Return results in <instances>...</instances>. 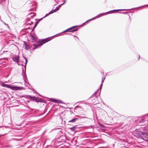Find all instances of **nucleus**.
I'll return each mask as SVG.
<instances>
[{
    "instance_id": "39448f33",
    "label": "nucleus",
    "mask_w": 148,
    "mask_h": 148,
    "mask_svg": "<svg viewBox=\"0 0 148 148\" xmlns=\"http://www.w3.org/2000/svg\"><path fill=\"white\" fill-rule=\"evenodd\" d=\"M142 132V131H141L140 130H136L133 132V134L138 138H140Z\"/></svg>"
},
{
    "instance_id": "dca6fc26",
    "label": "nucleus",
    "mask_w": 148,
    "mask_h": 148,
    "mask_svg": "<svg viewBox=\"0 0 148 148\" xmlns=\"http://www.w3.org/2000/svg\"><path fill=\"white\" fill-rule=\"evenodd\" d=\"M99 126L103 128L104 127V125L101 123L99 124Z\"/></svg>"
},
{
    "instance_id": "5701e85b",
    "label": "nucleus",
    "mask_w": 148,
    "mask_h": 148,
    "mask_svg": "<svg viewBox=\"0 0 148 148\" xmlns=\"http://www.w3.org/2000/svg\"><path fill=\"white\" fill-rule=\"evenodd\" d=\"M104 79H105V78H104L103 79V78L102 79V82H102V83H103V82L104 81Z\"/></svg>"
},
{
    "instance_id": "f8f14e48",
    "label": "nucleus",
    "mask_w": 148,
    "mask_h": 148,
    "mask_svg": "<svg viewBox=\"0 0 148 148\" xmlns=\"http://www.w3.org/2000/svg\"><path fill=\"white\" fill-rule=\"evenodd\" d=\"M76 116L77 117V118H78L79 119H82V118H87L86 117L82 116H79V115H77V116Z\"/></svg>"
},
{
    "instance_id": "412c9836",
    "label": "nucleus",
    "mask_w": 148,
    "mask_h": 148,
    "mask_svg": "<svg viewBox=\"0 0 148 148\" xmlns=\"http://www.w3.org/2000/svg\"><path fill=\"white\" fill-rule=\"evenodd\" d=\"M77 29H76L75 30H72L71 31H70V32H73L76 31H77Z\"/></svg>"
},
{
    "instance_id": "b1692460",
    "label": "nucleus",
    "mask_w": 148,
    "mask_h": 148,
    "mask_svg": "<svg viewBox=\"0 0 148 148\" xmlns=\"http://www.w3.org/2000/svg\"><path fill=\"white\" fill-rule=\"evenodd\" d=\"M102 83L101 85H100V88H101V87H102Z\"/></svg>"
},
{
    "instance_id": "9b49d317",
    "label": "nucleus",
    "mask_w": 148,
    "mask_h": 148,
    "mask_svg": "<svg viewBox=\"0 0 148 148\" xmlns=\"http://www.w3.org/2000/svg\"><path fill=\"white\" fill-rule=\"evenodd\" d=\"M70 130L74 132L75 131V130L76 129V126H73L70 129Z\"/></svg>"
},
{
    "instance_id": "0eeeda50",
    "label": "nucleus",
    "mask_w": 148,
    "mask_h": 148,
    "mask_svg": "<svg viewBox=\"0 0 148 148\" xmlns=\"http://www.w3.org/2000/svg\"><path fill=\"white\" fill-rule=\"evenodd\" d=\"M52 101L55 103H63L62 101L60 100L56 99H52Z\"/></svg>"
},
{
    "instance_id": "1a4fd4ad",
    "label": "nucleus",
    "mask_w": 148,
    "mask_h": 148,
    "mask_svg": "<svg viewBox=\"0 0 148 148\" xmlns=\"http://www.w3.org/2000/svg\"><path fill=\"white\" fill-rule=\"evenodd\" d=\"M79 119L78 118H75L73 119H71V120L69 121V123H74L77 120Z\"/></svg>"
},
{
    "instance_id": "7ed1b4c3",
    "label": "nucleus",
    "mask_w": 148,
    "mask_h": 148,
    "mask_svg": "<svg viewBox=\"0 0 148 148\" xmlns=\"http://www.w3.org/2000/svg\"><path fill=\"white\" fill-rule=\"evenodd\" d=\"M92 101V103L94 105L98 104L99 103V101L97 97L94 94L92 95L90 97Z\"/></svg>"
},
{
    "instance_id": "f257e3e1",
    "label": "nucleus",
    "mask_w": 148,
    "mask_h": 148,
    "mask_svg": "<svg viewBox=\"0 0 148 148\" xmlns=\"http://www.w3.org/2000/svg\"><path fill=\"white\" fill-rule=\"evenodd\" d=\"M1 85L2 87L8 88L13 90H19L22 88V87H21L12 86L9 85L5 84L4 83H2L1 84Z\"/></svg>"
},
{
    "instance_id": "4be33fe9",
    "label": "nucleus",
    "mask_w": 148,
    "mask_h": 148,
    "mask_svg": "<svg viewBox=\"0 0 148 148\" xmlns=\"http://www.w3.org/2000/svg\"><path fill=\"white\" fill-rule=\"evenodd\" d=\"M137 56L138 57V60H139V58H140V55H137Z\"/></svg>"
},
{
    "instance_id": "393cba45",
    "label": "nucleus",
    "mask_w": 148,
    "mask_h": 148,
    "mask_svg": "<svg viewBox=\"0 0 148 148\" xmlns=\"http://www.w3.org/2000/svg\"><path fill=\"white\" fill-rule=\"evenodd\" d=\"M38 24H36V23L35 24V25H36Z\"/></svg>"
},
{
    "instance_id": "423d86ee",
    "label": "nucleus",
    "mask_w": 148,
    "mask_h": 148,
    "mask_svg": "<svg viewBox=\"0 0 148 148\" xmlns=\"http://www.w3.org/2000/svg\"><path fill=\"white\" fill-rule=\"evenodd\" d=\"M26 65H24L25 70L24 71L23 68H22L23 72L22 73V75L23 77V78L24 80L25 83H26L27 84H28L27 82V76L26 74Z\"/></svg>"
},
{
    "instance_id": "f03ea898",
    "label": "nucleus",
    "mask_w": 148,
    "mask_h": 148,
    "mask_svg": "<svg viewBox=\"0 0 148 148\" xmlns=\"http://www.w3.org/2000/svg\"><path fill=\"white\" fill-rule=\"evenodd\" d=\"M51 40L50 38H47L43 40L39 44H35L34 45V47H35V49H36L38 47L41 46L43 44H45L46 42L50 41Z\"/></svg>"
},
{
    "instance_id": "aec40b11",
    "label": "nucleus",
    "mask_w": 148,
    "mask_h": 148,
    "mask_svg": "<svg viewBox=\"0 0 148 148\" xmlns=\"http://www.w3.org/2000/svg\"><path fill=\"white\" fill-rule=\"evenodd\" d=\"M120 10H112V12L117 11H120Z\"/></svg>"
},
{
    "instance_id": "2eb2a0df",
    "label": "nucleus",
    "mask_w": 148,
    "mask_h": 148,
    "mask_svg": "<svg viewBox=\"0 0 148 148\" xmlns=\"http://www.w3.org/2000/svg\"><path fill=\"white\" fill-rule=\"evenodd\" d=\"M27 97L28 98H29V99H31L32 98H36L35 97H33L32 96H31V95H28Z\"/></svg>"
},
{
    "instance_id": "6e6552de",
    "label": "nucleus",
    "mask_w": 148,
    "mask_h": 148,
    "mask_svg": "<svg viewBox=\"0 0 148 148\" xmlns=\"http://www.w3.org/2000/svg\"><path fill=\"white\" fill-rule=\"evenodd\" d=\"M59 10V8H58L57 9H56L54 10H52L48 14H46V15L44 17H45L46 16H47L49 14H51L52 13H53L54 12H55L56 10Z\"/></svg>"
},
{
    "instance_id": "6ab92c4d",
    "label": "nucleus",
    "mask_w": 148,
    "mask_h": 148,
    "mask_svg": "<svg viewBox=\"0 0 148 148\" xmlns=\"http://www.w3.org/2000/svg\"><path fill=\"white\" fill-rule=\"evenodd\" d=\"M94 18H92V19H90L89 20H88V21H87L86 22H89L90 21H91L92 20V19H94Z\"/></svg>"
},
{
    "instance_id": "4468645a",
    "label": "nucleus",
    "mask_w": 148,
    "mask_h": 148,
    "mask_svg": "<svg viewBox=\"0 0 148 148\" xmlns=\"http://www.w3.org/2000/svg\"><path fill=\"white\" fill-rule=\"evenodd\" d=\"M75 26H73V27H71L69 29H68L66 30H65L64 32H67L68 30H71V29H72V28H73L74 27H75Z\"/></svg>"
},
{
    "instance_id": "20e7f679",
    "label": "nucleus",
    "mask_w": 148,
    "mask_h": 148,
    "mask_svg": "<svg viewBox=\"0 0 148 148\" xmlns=\"http://www.w3.org/2000/svg\"><path fill=\"white\" fill-rule=\"evenodd\" d=\"M140 138L146 141H148V134L144 131H142Z\"/></svg>"
},
{
    "instance_id": "9d476101",
    "label": "nucleus",
    "mask_w": 148,
    "mask_h": 148,
    "mask_svg": "<svg viewBox=\"0 0 148 148\" xmlns=\"http://www.w3.org/2000/svg\"><path fill=\"white\" fill-rule=\"evenodd\" d=\"M13 60L15 62H18L19 57L18 56L13 57Z\"/></svg>"
},
{
    "instance_id": "f3484780",
    "label": "nucleus",
    "mask_w": 148,
    "mask_h": 148,
    "mask_svg": "<svg viewBox=\"0 0 148 148\" xmlns=\"http://www.w3.org/2000/svg\"><path fill=\"white\" fill-rule=\"evenodd\" d=\"M44 18V17H43L42 18L38 19V21L36 22V24H38L40 20H41L42 19V18Z\"/></svg>"
},
{
    "instance_id": "a211bd4d",
    "label": "nucleus",
    "mask_w": 148,
    "mask_h": 148,
    "mask_svg": "<svg viewBox=\"0 0 148 148\" xmlns=\"http://www.w3.org/2000/svg\"><path fill=\"white\" fill-rule=\"evenodd\" d=\"M24 60L25 61V65H26L27 63V59H26L25 58Z\"/></svg>"
},
{
    "instance_id": "ddd939ff",
    "label": "nucleus",
    "mask_w": 148,
    "mask_h": 148,
    "mask_svg": "<svg viewBox=\"0 0 148 148\" xmlns=\"http://www.w3.org/2000/svg\"><path fill=\"white\" fill-rule=\"evenodd\" d=\"M146 120L144 119H143L141 120L140 122L143 123H144L145 122Z\"/></svg>"
}]
</instances>
